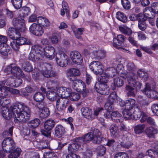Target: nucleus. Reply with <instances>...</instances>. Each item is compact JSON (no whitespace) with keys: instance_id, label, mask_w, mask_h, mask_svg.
<instances>
[{"instance_id":"1","label":"nucleus","mask_w":158,"mask_h":158,"mask_svg":"<svg viewBox=\"0 0 158 158\" xmlns=\"http://www.w3.org/2000/svg\"><path fill=\"white\" fill-rule=\"evenodd\" d=\"M0 107L1 113L6 119L9 120L14 117L15 123H24L29 119L30 111L29 107L24 104L21 103L17 105L10 106L8 109L6 106L10 102V100L5 97H1Z\"/></svg>"},{"instance_id":"2","label":"nucleus","mask_w":158,"mask_h":158,"mask_svg":"<svg viewBox=\"0 0 158 158\" xmlns=\"http://www.w3.org/2000/svg\"><path fill=\"white\" fill-rule=\"evenodd\" d=\"M104 138L101 136V133L98 130H94L93 133H87L82 137L76 138L73 139V143L69 144L68 149L71 152L78 151L81 147V144L93 139L95 143H100Z\"/></svg>"},{"instance_id":"3","label":"nucleus","mask_w":158,"mask_h":158,"mask_svg":"<svg viewBox=\"0 0 158 158\" xmlns=\"http://www.w3.org/2000/svg\"><path fill=\"white\" fill-rule=\"evenodd\" d=\"M135 69L133 63L130 62L128 63L127 70L128 77L127 80L129 85H126V88L127 91V94L129 97H135L137 91L139 90L141 86V83L136 80L137 77L134 73Z\"/></svg>"},{"instance_id":"4","label":"nucleus","mask_w":158,"mask_h":158,"mask_svg":"<svg viewBox=\"0 0 158 158\" xmlns=\"http://www.w3.org/2000/svg\"><path fill=\"white\" fill-rule=\"evenodd\" d=\"M123 114L126 120L131 119L137 120L140 118V122L143 123L147 118L145 113L141 112L137 107L135 109L134 111L132 110L125 109L123 111Z\"/></svg>"},{"instance_id":"5","label":"nucleus","mask_w":158,"mask_h":158,"mask_svg":"<svg viewBox=\"0 0 158 158\" xmlns=\"http://www.w3.org/2000/svg\"><path fill=\"white\" fill-rule=\"evenodd\" d=\"M54 52L55 51H54L53 54L49 55V53L45 51V50H31L29 55V58L32 61H37L38 60H41L42 58L45 57L50 60H52L54 57Z\"/></svg>"},{"instance_id":"6","label":"nucleus","mask_w":158,"mask_h":158,"mask_svg":"<svg viewBox=\"0 0 158 158\" xmlns=\"http://www.w3.org/2000/svg\"><path fill=\"white\" fill-rule=\"evenodd\" d=\"M75 80L70 81H73L72 84L73 88L77 91L81 92L84 97H86L87 95L88 91L86 89L85 83L81 80H78L77 78Z\"/></svg>"},{"instance_id":"7","label":"nucleus","mask_w":158,"mask_h":158,"mask_svg":"<svg viewBox=\"0 0 158 158\" xmlns=\"http://www.w3.org/2000/svg\"><path fill=\"white\" fill-rule=\"evenodd\" d=\"M13 24L15 27L21 32H24L26 30L24 18L23 16H18L13 19Z\"/></svg>"},{"instance_id":"8","label":"nucleus","mask_w":158,"mask_h":158,"mask_svg":"<svg viewBox=\"0 0 158 158\" xmlns=\"http://www.w3.org/2000/svg\"><path fill=\"white\" fill-rule=\"evenodd\" d=\"M56 59L57 64L61 67L65 66L68 64V56L62 50H58L56 53Z\"/></svg>"},{"instance_id":"9","label":"nucleus","mask_w":158,"mask_h":158,"mask_svg":"<svg viewBox=\"0 0 158 158\" xmlns=\"http://www.w3.org/2000/svg\"><path fill=\"white\" fill-rule=\"evenodd\" d=\"M15 147V143L13 140L10 137L5 138L2 143V147L3 150L6 151V153H9L13 151Z\"/></svg>"},{"instance_id":"10","label":"nucleus","mask_w":158,"mask_h":158,"mask_svg":"<svg viewBox=\"0 0 158 158\" xmlns=\"http://www.w3.org/2000/svg\"><path fill=\"white\" fill-rule=\"evenodd\" d=\"M127 38L121 34L118 35L117 37L113 39V45L116 48L126 49L123 48L124 43L126 40Z\"/></svg>"},{"instance_id":"11","label":"nucleus","mask_w":158,"mask_h":158,"mask_svg":"<svg viewBox=\"0 0 158 158\" xmlns=\"http://www.w3.org/2000/svg\"><path fill=\"white\" fill-rule=\"evenodd\" d=\"M89 68L91 71L96 75L101 74L103 70V65L100 62L98 61L91 62L89 65Z\"/></svg>"},{"instance_id":"12","label":"nucleus","mask_w":158,"mask_h":158,"mask_svg":"<svg viewBox=\"0 0 158 158\" xmlns=\"http://www.w3.org/2000/svg\"><path fill=\"white\" fill-rule=\"evenodd\" d=\"M69 103V100L66 98H60L56 101V108L60 112H63L66 109Z\"/></svg>"},{"instance_id":"13","label":"nucleus","mask_w":158,"mask_h":158,"mask_svg":"<svg viewBox=\"0 0 158 158\" xmlns=\"http://www.w3.org/2000/svg\"><path fill=\"white\" fill-rule=\"evenodd\" d=\"M29 31L33 35L38 36H42L44 32L42 27L35 23L30 26Z\"/></svg>"},{"instance_id":"14","label":"nucleus","mask_w":158,"mask_h":158,"mask_svg":"<svg viewBox=\"0 0 158 158\" xmlns=\"http://www.w3.org/2000/svg\"><path fill=\"white\" fill-rule=\"evenodd\" d=\"M52 65L48 63H45L44 64L42 73L45 77L48 78L53 77L56 75V73L52 70Z\"/></svg>"},{"instance_id":"15","label":"nucleus","mask_w":158,"mask_h":158,"mask_svg":"<svg viewBox=\"0 0 158 158\" xmlns=\"http://www.w3.org/2000/svg\"><path fill=\"white\" fill-rule=\"evenodd\" d=\"M17 38L16 40H13L10 42V46L13 49H17L19 48V46L27 44L26 39L24 37L19 36H17Z\"/></svg>"},{"instance_id":"16","label":"nucleus","mask_w":158,"mask_h":158,"mask_svg":"<svg viewBox=\"0 0 158 158\" xmlns=\"http://www.w3.org/2000/svg\"><path fill=\"white\" fill-rule=\"evenodd\" d=\"M95 87L96 89H98L96 90L97 92L101 94L105 95L109 93V88L105 83L98 82L96 84Z\"/></svg>"},{"instance_id":"17","label":"nucleus","mask_w":158,"mask_h":158,"mask_svg":"<svg viewBox=\"0 0 158 158\" xmlns=\"http://www.w3.org/2000/svg\"><path fill=\"white\" fill-rule=\"evenodd\" d=\"M143 93L150 98L155 99L158 98V93L156 91L151 89L150 85L148 84L146 85Z\"/></svg>"},{"instance_id":"18","label":"nucleus","mask_w":158,"mask_h":158,"mask_svg":"<svg viewBox=\"0 0 158 158\" xmlns=\"http://www.w3.org/2000/svg\"><path fill=\"white\" fill-rule=\"evenodd\" d=\"M70 57L73 62L77 64L82 62V58L80 54L77 51H73L70 53Z\"/></svg>"},{"instance_id":"19","label":"nucleus","mask_w":158,"mask_h":158,"mask_svg":"<svg viewBox=\"0 0 158 158\" xmlns=\"http://www.w3.org/2000/svg\"><path fill=\"white\" fill-rule=\"evenodd\" d=\"M20 32L16 27H10L8 29V33L10 38L13 40L17 38L15 35L21 36Z\"/></svg>"},{"instance_id":"20","label":"nucleus","mask_w":158,"mask_h":158,"mask_svg":"<svg viewBox=\"0 0 158 158\" xmlns=\"http://www.w3.org/2000/svg\"><path fill=\"white\" fill-rule=\"evenodd\" d=\"M68 73L69 75L68 78L69 81L75 80V79L77 78L76 77L79 75L80 73L78 69L75 68L70 69Z\"/></svg>"},{"instance_id":"21","label":"nucleus","mask_w":158,"mask_h":158,"mask_svg":"<svg viewBox=\"0 0 158 158\" xmlns=\"http://www.w3.org/2000/svg\"><path fill=\"white\" fill-rule=\"evenodd\" d=\"M7 39L5 36L0 35V49H11L7 44Z\"/></svg>"},{"instance_id":"22","label":"nucleus","mask_w":158,"mask_h":158,"mask_svg":"<svg viewBox=\"0 0 158 158\" xmlns=\"http://www.w3.org/2000/svg\"><path fill=\"white\" fill-rule=\"evenodd\" d=\"M82 115L87 119H90L92 118V110L89 108L84 107L81 109Z\"/></svg>"},{"instance_id":"23","label":"nucleus","mask_w":158,"mask_h":158,"mask_svg":"<svg viewBox=\"0 0 158 158\" xmlns=\"http://www.w3.org/2000/svg\"><path fill=\"white\" fill-rule=\"evenodd\" d=\"M65 132V128L61 125H58L55 127V134L56 137H60L64 135Z\"/></svg>"},{"instance_id":"24","label":"nucleus","mask_w":158,"mask_h":158,"mask_svg":"<svg viewBox=\"0 0 158 158\" xmlns=\"http://www.w3.org/2000/svg\"><path fill=\"white\" fill-rule=\"evenodd\" d=\"M111 118L112 120L117 123L122 122L123 120L121 114L117 111H114L111 113Z\"/></svg>"},{"instance_id":"25","label":"nucleus","mask_w":158,"mask_h":158,"mask_svg":"<svg viewBox=\"0 0 158 158\" xmlns=\"http://www.w3.org/2000/svg\"><path fill=\"white\" fill-rule=\"evenodd\" d=\"M3 87H7L6 86L14 87L16 86L15 80L14 78H9L1 82Z\"/></svg>"},{"instance_id":"26","label":"nucleus","mask_w":158,"mask_h":158,"mask_svg":"<svg viewBox=\"0 0 158 158\" xmlns=\"http://www.w3.org/2000/svg\"><path fill=\"white\" fill-rule=\"evenodd\" d=\"M100 75L99 81L100 83H105L107 82L110 79L112 78L110 77V76H109L105 71V72L99 74Z\"/></svg>"},{"instance_id":"27","label":"nucleus","mask_w":158,"mask_h":158,"mask_svg":"<svg viewBox=\"0 0 158 158\" xmlns=\"http://www.w3.org/2000/svg\"><path fill=\"white\" fill-rule=\"evenodd\" d=\"M38 113L40 117L42 118L47 117L50 114L49 110L47 108L39 109Z\"/></svg>"},{"instance_id":"28","label":"nucleus","mask_w":158,"mask_h":158,"mask_svg":"<svg viewBox=\"0 0 158 158\" xmlns=\"http://www.w3.org/2000/svg\"><path fill=\"white\" fill-rule=\"evenodd\" d=\"M118 29L120 32L126 35H131L132 33V31L131 29L126 26H120Z\"/></svg>"},{"instance_id":"29","label":"nucleus","mask_w":158,"mask_h":158,"mask_svg":"<svg viewBox=\"0 0 158 158\" xmlns=\"http://www.w3.org/2000/svg\"><path fill=\"white\" fill-rule=\"evenodd\" d=\"M55 122L52 119H48L44 123V129L48 131H50L54 127Z\"/></svg>"},{"instance_id":"30","label":"nucleus","mask_w":158,"mask_h":158,"mask_svg":"<svg viewBox=\"0 0 158 158\" xmlns=\"http://www.w3.org/2000/svg\"><path fill=\"white\" fill-rule=\"evenodd\" d=\"M116 18L119 20L124 23L127 21V18L123 13L120 11H118L116 14Z\"/></svg>"},{"instance_id":"31","label":"nucleus","mask_w":158,"mask_h":158,"mask_svg":"<svg viewBox=\"0 0 158 158\" xmlns=\"http://www.w3.org/2000/svg\"><path fill=\"white\" fill-rule=\"evenodd\" d=\"M11 73L15 76L18 75L19 76H23V72L22 70L17 66L14 67L12 68Z\"/></svg>"},{"instance_id":"32","label":"nucleus","mask_w":158,"mask_h":158,"mask_svg":"<svg viewBox=\"0 0 158 158\" xmlns=\"http://www.w3.org/2000/svg\"><path fill=\"white\" fill-rule=\"evenodd\" d=\"M57 96L56 91L52 89L48 91L47 94V97L52 101L55 100L57 98Z\"/></svg>"},{"instance_id":"33","label":"nucleus","mask_w":158,"mask_h":158,"mask_svg":"<svg viewBox=\"0 0 158 158\" xmlns=\"http://www.w3.org/2000/svg\"><path fill=\"white\" fill-rule=\"evenodd\" d=\"M158 131L156 128L152 127H148L146 130L145 132L149 137H151L153 136L154 134L157 133Z\"/></svg>"},{"instance_id":"34","label":"nucleus","mask_w":158,"mask_h":158,"mask_svg":"<svg viewBox=\"0 0 158 158\" xmlns=\"http://www.w3.org/2000/svg\"><path fill=\"white\" fill-rule=\"evenodd\" d=\"M114 85L112 86V89L114 90L115 89L116 86L121 87L123 84V80L119 77L115 78L114 79Z\"/></svg>"},{"instance_id":"35","label":"nucleus","mask_w":158,"mask_h":158,"mask_svg":"<svg viewBox=\"0 0 158 158\" xmlns=\"http://www.w3.org/2000/svg\"><path fill=\"white\" fill-rule=\"evenodd\" d=\"M135 100L133 99L129 98L126 101V109L132 110L135 105Z\"/></svg>"},{"instance_id":"36","label":"nucleus","mask_w":158,"mask_h":158,"mask_svg":"<svg viewBox=\"0 0 158 158\" xmlns=\"http://www.w3.org/2000/svg\"><path fill=\"white\" fill-rule=\"evenodd\" d=\"M22 13H20L18 16H23V18L25 19V17L27 16L30 13L31 9L30 7L27 6H23L22 8Z\"/></svg>"},{"instance_id":"37","label":"nucleus","mask_w":158,"mask_h":158,"mask_svg":"<svg viewBox=\"0 0 158 158\" xmlns=\"http://www.w3.org/2000/svg\"><path fill=\"white\" fill-rule=\"evenodd\" d=\"M21 149L20 148H17L9 155L8 158H17L20 154Z\"/></svg>"},{"instance_id":"38","label":"nucleus","mask_w":158,"mask_h":158,"mask_svg":"<svg viewBox=\"0 0 158 158\" xmlns=\"http://www.w3.org/2000/svg\"><path fill=\"white\" fill-rule=\"evenodd\" d=\"M110 130L112 136L115 137L117 135L118 131V127L116 125H111L110 127Z\"/></svg>"},{"instance_id":"39","label":"nucleus","mask_w":158,"mask_h":158,"mask_svg":"<svg viewBox=\"0 0 158 158\" xmlns=\"http://www.w3.org/2000/svg\"><path fill=\"white\" fill-rule=\"evenodd\" d=\"M105 71L111 78L117 73V70L113 67L107 68Z\"/></svg>"},{"instance_id":"40","label":"nucleus","mask_w":158,"mask_h":158,"mask_svg":"<svg viewBox=\"0 0 158 158\" xmlns=\"http://www.w3.org/2000/svg\"><path fill=\"white\" fill-rule=\"evenodd\" d=\"M145 125L140 124L137 125L134 127V131L136 134H139L142 133L145 127Z\"/></svg>"},{"instance_id":"41","label":"nucleus","mask_w":158,"mask_h":158,"mask_svg":"<svg viewBox=\"0 0 158 158\" xmlns=\"http://www.w3.org/2000/svg\"><path fill=\"white\" fill-rule=\"evenodd\" d=\"M118 99V98L117 97L116 93L115 92H114L109 95L107 101L110 102L111 103H113Z\"/></svg>"},{"instance_id":"42","label":"nucleus","mask_w":158,"mask_h":158,"mask_svg":"<svg viewBox=\"0 0 158 158\" xmlns=\"http://www.w3.org/2000/svg\"><path fill=\"white\" fill-rule=\"evenodd\" d=\"M137 74L139 77L143 78L145 81H146L148 77V73L143 69H139Z\"/></svg>"},{"instance_id":"43","label":"nucleus","mask_w":158,"mask_h":158,"mask_svg":"<svg viewBox=\"0 0 158 158\" xmlns=\"http://www.w3.org/2000/svg\"><path fill=\"white\" fill-rule=\"evenodd\" d=\"M146 21L141 18L138 21L139 28L142 31L145 30L147 28V25L145 23Z\"/></svg>"},{"instance_id":"44","label":"nucleus","mask_w":158,"mask_h":158,"mask_svg":"<svg viewBox=\"0 0 158 158\" xmlns=\"http://www.w3.org/2000/svg\"><path fill=\"white\" fill-rule=\"evenodd\" d=\"M23 1V0H11L12 4L14 8L17 10L22 7Z\"/></svg>"},{"instance_id":"45","label":"nucleus","mask_w":158,"mask_h":158,"mask_svg":"<svg viewBox=\"0 0 158 158\" xmlns=\"http://www.w3.org/2000/svg\"><path fill=\"white\" fill-rule=\"evenodd\" d=\"M33 98L35 101L37 102H41L43 101L44 98V95L40 92H37L35 93L34 96Z\"/></svg>"},{"instance_id":"46","label":"nucleus","mask_w":158,"mask_h":158,"mask_svg":"<svg viewBox=\"0 0 158 158\" xmlns=\"http://www.w3.org/2000/svg\"><path fill=\"white\" fill-rule=\"evenodd\" d=\"M40 120L37 118L35 119L30 121L28 123V126L33 128L37 127L40 124Z\"/></svg>"},{"instance_id":"47","label":"nucleus","mask_w":158,"mask_h":158,"mask_svg":"<svg viewBox=\"0 0 158 158\" xmlns=\"http://www.w3.org/2000/svg\"><path fill=\"white\" fill-rule=\"evenodd\" d=\"M143 14L142 13H139L138 15L136 14H132L130 15L129 19L132 21H135L136 20L139 21V20L143 17Z\"/></svg>"},{"instance_id":"48","label":"nucleus","mask_w":158,"mask_h":158,"mask_svg":"<svg viewBox=\"0 0 158 158\" xmlns=\"http://www.w3.org/2000/svg\"><path fill=\"white\" fill-rule=\"evenodd\" d=\"M70 99L72 101H77L80 98L79 94L76 92H71L70 96H69Z\"/></svg>"},{"instance_id":"49","label":"nucleus","mask_w":158,"mask_h":158,"mask_svg":"<svg viewBox=\"0 0 158 158\" xmlns=\"http://www.w3.org/2000/svg\"><path fill=\"white\" fill-rule=\"evenodd\" d=\"M121 3L124 9L128 10L131 8L130 2L128 0H121Z\"/></svg>"},{"instance_id":"50","label":"nucleus","mask_w":158,"mask_h":158,"mask_svg":"<svg viewBox=\"0 0 158 158\" xmlns=\"http://www.w3.org/2000/svg\"><path fill=\"white\" fill-rule=\"evenodd\" d=\"M8 94L7 91L4 88L1 83H0V98L5 97Z\"/></svg>"},{"instance_id":"51","label":"nucleus","mask_w":158,"mask_h":158,"mask_svg":"<svg viewBox=\"0 0 158 158\" xmlns=\"http://www.w3.org/2000/svg\"><path fill=\"white\" fill-rule=\"evenodd\" d=\"M63 91V98H66L70 96V94L72 92L71 89L69 88L64 87Z\"/></svg>"},{"instance_id":"52","label":"nucleus","mask_w":158,"mask_h":158,"mask_svg":"<svg viewBox=\"0 0 158 158\" xmlns=\"http://www.w3.org/2000/svg\"><path fill=\"white\" fill-rule=\"evenodd\" d=\"M106 148L102 145L98 146L97 148V153L99 156H102L105 153Z\"/></svg>"},{"instance_id":"53","label":"nucleus","mask_w":158,"mask_h":158,"mask_svg":"<svg viewBox=\"0 0 158 158\" xmlns=\"http://www.w3.org/2000/svg\"><path fill=\"white\" fill-rule=\"evenodd\" d=\"M54 90L56 91L57 96L61 97V98H63L64 87L56 88Z\"/></svg>"},{"instance_id":"54","label":"nucleus","mask_w":158,"mask_h":158,"mask_svg":"<svg viewBox=\"0 0 158 158\" xmlns=\"http://www.w3.org/2000/svg\"><path fill=\"white\" fill-rule=\"evenodd\" d=\"M115 63H113V66L114 68H115L117 65L116 69H115L117 70V73H119V71L123 70L122 69H123V65L122 64H119V61L118 60H115Z\"/></svg>"},{"instance_id":"55","label":"nucleus","mask_w":158,"mask_h":158,"mask_svg":"<svg viewBox=\"0 0 158 158\" xmlns=\"http://www.w3.org/2000/svg\"><path fill=\"white\" fill-rule=\"evenodd\" d=\"M156 150H148L146 152V155H148L150 157L152 158H155L157 156V154L156 153Z\"/></svg>"},{"instance_id":"56","label":"nucleus","mask_w":158,"mask_h":158,"mask_svg":"<svg viewBox=\"0 0 158 158\" xmlns=\"http://www.w3.org/2000/svg\"><path fill=\"white\" fill-rule=\"evenodd\" d=\"M153 14L155 15L156 14L158 15V2H154L152 3L151 6Z\"/></svg>"},{"instance_id":"57","label":"nucleus","mask_w":158,"mask_h":158,"mask_svg":"<svg viewBox=\"0 0 158 158\" xmlns=\"http://www.w3.org/2000/svg\"><path fill=\"white\" fill-rule=\"evenodd\" d=\"M13 127H10L8 131H5L3 133V136L4 137H10L12 135Z\"/></svg>"},{"instance_id":"58","label":"nucleus","mask_w":158,"mask_h":158,"mask_svg":"<svg viewBox=\"0 0 158 158\" xmlns=\"http://www.w3.org/2000/svg\"><path fill=\"white\" fill-rule=\"evenodd\" d=\"M44 158H57L56 154L53 152H49L45 153L44 154Z\"/></svg>"},{"instance_id":"59","label":"nucleus","mask_w":158,"mask_h":158,"mask_svg":"<svg viewBox=\"0 0 158 158\" xmlns=\"http://www.w3.org/2000/svg\"><path fill=\"white\" fill-rule=\"evenodd\" d=\"M4 87L7 91L8 93V91H9L15 94L18 95L19 94V91L18 89L10 88L8 87Z\"/></svg>"},{"instance_id":"60","label":"nucleus","mask_w":158,"mask_h":158,"mask_svg":"<svg viewBox=\"0 0 158 158\" xmlns=\"http://www.w3.org/2000/svg\"><path fill=\"white\" fill-rule=\"evenodd\" d=\"M129 36L128 38V40L130 43L133 46L136 47H138V44L137 41L134 39V38L131 36L129 35Z\"/></svg>"},{"instance_id":"61","label":"nucleus","mask_w":158,"mask_h":158,"mask_svg":"<svg viewBox=\"0 0 158 158\" xmlns=\"http://www.w3.org/2000/svg\"><path fill=\"white\" fill-rule=\"evenodd\" d=\"M32 89L30 87H27L24 89L22 90L23 94L24 96H28L29 94L32 91Z\"/></svg>"},{"instance_id":"62","label":"nucleus","mask_w":158,"mask_h":158,"mask_svg":"<svg viewBox=\"0 0 158 158\" xmlns=\"http://www.w3.org/2000/svg\"><path fill=\"white\" fill-rule=\"evenodd\" d=\"M22 67L24 71L28 72H30L32 69L31 66L28 63L24 64L23 65Z\"/></svg>"},{"instance_id":"63","label":"nucleus","mask_w":158,"mask_h":158,"mask_svg":"<svg viewBox=\"0 0 158 158\" xmlns=\"http://www.w3.org/2000/svg\"><path fill=\"white\" fill-rule=\"evenodd\" d=\"M68 152L69 154H68L66 156V158H80V156L76 155L73 153L76 152H71L69 151L68 148Z\"/></svg>"},{"instance_id":"64","label":"nucleus","mask_w":158,"mask_h":158,"mask_svg":"<svg viewBox=\"0 0 158 158\" xmlns=\"http://www.w3.org/2000/svg\"><path fill=\"white\" fill-rule=\"evenodd\" d=\"M152 112L156 115L158 116V104H154L152 106Z\"/></svg>"}]
</instances>
